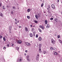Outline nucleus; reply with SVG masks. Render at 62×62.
I'll list each match as a JSON object with an SVG mask.
<instances>
[{
  "mask_svg": "<svg viewBox=\"0 0 62 62\" xmlns=\"http://www.w3.org/2000/svg\"><path fill=\"white\" fill-rule=\"evenodd\" d=\"M23 60L22 57H20L17 60V62H21Z\"/></svg>",
  "mask_w": 62,
  "mask_h": 62,
  "instance_id": "f257e3e1",
  "label": "nucleus"
},
{
  "mask_svg": "<svg viewBox=\"0 0 62 62\" xmlns=\"http://www.w3.org/2000/svg\"><path fill=\"white\" fill-rule=\"evenodd\" d=\"M39 55L38 54L37 55L36 58V59L37 61H38L39 60Z\"/></svg>",
  "mask_w": 62,
  "mask_h": 62,
  "instance_id": "f03ea898",
  "label": "nucleus"
},
{
  "mask_svg": "<svg viewBox=\"0 0 62 62\" xmlns=\"http://www.w3.org/2000/svg\"><path fill=\"white\" fill-rule=\"evenodd\" d=\"M51 43L52 44H54L55 43V41L53 39H52L51 40Z\"/></svg>",
  "mask_w": 62,
  "mask_h": 62,
  "instance_id": "7ed1b4c3",
  "label": "nucleus"
},
{
  "mask_svg": "<svg viewBox=\"0 0 62 62\" xmlns=\"http://www.w3.org/2000/svg\"><path fill=\"white\" fill-rule=\"evenodd\" d=\"M17 43L18 44H21V43H22V41L21 40H17Z\"/></svg>",
  "mask_w": 62,
  "mask_h": 62,
  "instance_id": "20e7f679",
  "label": "nucleus"
},
{
  "mask_svg": "<svg viewBox=\"0 0 62 62\" xmlns=\"http://www.w3.org/2000/svg\"><path fill=\"white\" fill-rule=\"evenodd\" d=\"M51 7L53 9H54L55 8V6L53 4L52 5Z\"/></svg>",
  "mask_w": 62,
  "mask_h": 62,
  "instance_id": "39448f33",
  "label": "nucleus"
},
{
  "mask_svg": "<svg viewBox=\"0 0 62 62\" xmlns=\"http://www.w3.org/2000/svg\"><path fill=\"white\" fill-rule=\"evenodd\" d=\"M30 57L29 55H27L26 57V58H27V59L28 61H29V58Z\"/></svg>",
  "mask_w": 62,
  "mask_h": 62,
  "instance_id": "423d86ee",
  "label": "nucleus"
},
{
  "mask_svg": "<svg viewBox=\"0 0 62 62\" xmlns=\"http://www.w3.org/2000/svg\"><path fill=\"white\" fill-rule=\"evenodd\" d=\"M26 44L27 45H28V46H30V44L28 42H26Z\"/></svg>",
  "mask_w": 62,
  "mask_h": 62,
  "instance_id": "0eeeda50",
  "label": "nucleus"
},
{
  "mask_svg": "<svg viewBox=\"0 0 62 62\" xmlns=\"http://www.w3.org/2000/svg\"><path fill=\"white\" fill-rule=\"evenodd\" d=\"M39 27L40 28H42V29H43H43H44V27L43 26H42L40 25Z\"/></svg>",
  "mask_w": 62,
  "mask_h": 62,
  "instance_id": "6e6552de",
  "label": "nucleus"
},
{
  "mask_svg": "<svg viewBox=\"0 0 62 62\" xmlns=\"http://www.w3.org/2000/svg\"><path fill=\"white\" fill-rule=\"evenodd\" d=\"M0 16L2 17H3V14L1 12H0Z\"/></svg>",
  "mask_w": 62,
  "mask_h": 62,
  "instance_id": "1a4fd4ad",
  "label": "nucleus"
},
{
  "mask_svg": "<svg viewBox=\"0 0 62 62\" xmlns=\"http://www.w3.org/2000/svg\"><path fill=\"white\" fill-rule=\"evenodd\" d=\"M25 30L26 31H28V28H27L25 27Z\"/></svg>",
  "mask_w": 62,
  "mask_h": 62,
  "instance_id": "9d476101",
  "label": "nucleus"
},
{
  "mask_svg": "<svg viewBox=\"0 0 62 62\" xmlns=\"http://www.w3.org/2000/svg\"><path fill=\"white\" fill-rule=\"evenodd\" d=\"M54 55H57L58 54L57 53L55 52H54Z\"/></svg>",
  "mask_w": 62,
  "mask_h": 62,
  "instance_id": "9b49d317",
  "label": "nucleus"
},
{
  "mask_svg": "<svg viewBox=\"0 0 62 62\" xmlns=\"http://www.w3.org/2000/svg\"><path fill=\"white\" fill-rule=\"evenodd\" d=\"M30 36L31 37H33V34H32V33H30Z\"/></svg>",
  "mask_w": 62,
  "mask_h": 62,
  "instance_id": "f8f14e48",
  "label": "nucleus"
},
{
  "mask_svg": "<svg viewBox=\"0 0 62 62\" xmlns=\"http://www.w3.org/2000/svg\"><path fill=\"white\" fill-rule=\"evenodd\" d=\"M12 8L13 9H14V10H16V8L15 6H13L12 7Z\"/></svg>",
  "mask_w": 62,
  "mask_h": 62,
  "instance_id": "ddd939ff",
  "label": "nucleus"
},
{
  "mask_svg": "<svg viewBox=\"0 0 62 62\" xmlns=\"http://www.w3.org/2000/svg\"><path fill=\"white\" fill-rule=\"evenodd\" d=\"M46 27H47V28H50V26L49 25V24H48L47 25Z\"/></svg>",
  "mask_w": 62,
  "mask_h": 62,
  "instance_id": "4468645a",
  "label": "nucleus"
},
{
  "mask_svg": "<svg viewBox=\"0 0 62 62\" xmlns=\"http://www.w3.org/2000/svg\"><path fill=\"white\" fill-rule=\"evenodd\" d=\"M35 18H36L37 19H38V18H39V17H38V16L37 15H35Z\"/></svg>",
  "mask_w": 62,
  "mask_h": 62,
  "instance_id": "2eb2a0df",
  "label": "nucleus"
},
{
  "mask_svg": "<svg viewBox=\"0 0 62 62\" xmlns=\"http://www.w3.org/2000/svg\"><path fill=\"white\" fill-rule=\"evenodd\" d=\"M42 39L40 37L39 38V41H41V40Z\"/></svg>",
  "mask_w": 62,
  "mask_h": 62,
  "instance_id": "dca6fc26",
  "label": "nucleus"
},
{
  "mask_svg": "<svg viewBox=\"0 0 62 62\" xmlns=\"http://www.w3.org/2000/svg\"><path fill=\"white\" fill-rule=\"evenodd\" d=\"M38 18H40V13H39L38 14Z\"/></svg>",
  "mask_w": 62,
  "mask_h": 62,
  "instance_id": "f3484780",
  "label": "nucleus"
},
{
  "mask_svg": "<svg viewBox=\"0 0 62 62\" xmlns=\"http://www.w3.org/2000/svg\"><path fill=\"white\" fill-rule=\"evenodd\" d=\"M9 31H11V26L9 27Z\"/></svg>",
  "mask_w": 62,
  "mask_h": 62,
  "instance_id": "a211bd4d",
  "label": "nucleus"
},
{
  "mask_svg": "<svg viewBox=\"0 0 62 62\" xmlns=\"http://www.w3.org/2000/svg\"><path fill=\"white\" fill-rule=\"evenodd\" d=\"M16 49L17 50H18L19 49V47L16 46Z\"/></svg>",
  "mask_w": 62,
  "mask_h": 62,
  "instance_id": "6ab92c4d",
  "label": "nucleus"
},
{
  "mask_svg": "<svg viewBox=\"0 0 62 62\" xmlns=\"http://www.w3.org/2000/svg\"><path fill=\"white\" fill-rule=\"evenodd\" d=\"M31 11V9H28L27 10V11L28 12H30V11Z\"/></svg>",
  "mask_w": 62,
  "mask_h": 62,
  "instance_id": "aec40b11",
  "label": "nucleus"
},
{
  "mask_svg": "<svg viewBox=\"0 0 62 62\" xmlns=\"http://www.w3.org/2000/svg\"><path fill=\"white\" fill-rule=\"evenodd\" d=\"M34 22L35 23H37L38 22L37 20H34Z\"/></svg>",
  "mask_w": 62,
  "mask_h": 62,
  "instance_id": "412c9836",
  "label": "nucleus"
},
{
  "mask_svg": "<svg viewBox=\"0 0 62 62\" xmlns=\"http://www.w3.org/2000/svg\"><path fill=\"white\" fill-rule=\"evenodd\" d=\"M42 44H39V47H41V46H42Z\"/></svg>",
  "mask_w": 62,
  "mask_h": 62,
  "instance_id": "4be33fe9",
  "label": "nucleus"
},
{
  "mask_svg": "<svg viewBox=\"0 0 62 62\" xmlns=\"http://www.w3.org/2000/svg\"><path fill=\"white\" fill-rule=\"evenodd\" d=\"M50 50H54V49L52 47H51L50 48Z\"/></svg>",
  "mask_w": 62,
  "mask_h": 62,
  "instance_id": "5701e85b",
  "label": "nucleus"
},
{
  "mask_svg": "<svg viewBox=\"0 0 62 62\" xmlns=\"http://www.w3.org/2000/svg\"><path fill=\"white\" fill-rule=\"evenodd\" d=\"M55 21L56 22H57V18H55L54 19Z\"/></svg>",
  "mask_w": 62,
  "mask_h": 62,
  "instance_id": "b1692460",
  "label": "nucleus"
},
{
  "mask_svg": "<svg viewBox=\"0 0 62 62\" xmlns=\"http://www.w3.org/2000/svg\"><path fill=\"white\" fill-rule=\"evenodd\" d=\"M45 24H47V23L48 22H47V20H46L45 21Z\"/></svg>",
  "mask_w": 62,
  "mask_h": 62,
  "instance_id": "393cba45",
  "label": "nucleus"
},
{
  "mask_svg": "<svg viewBox=\"0 0 62 62\" xmlns=\"http://www.w3.org/2000/svg\"><path fill=\"white\" fill-rule=\"evenodd\" d=\"M27 18L28 19H30V16H27Z\"/></svg>",
  "mask_w": 62,
  "mask_h": 62,
  "instance_id": "a878e982",
  "label": "nucleus"
},
{
  "mask_svg": "<svg viewBox=\"0 0 62 62\" xmlns=\"http://www.w3.org/2000/svg\"><path fill=\"white\" fill-rule=\"evenodd\" d=\"M34 30L35 29H34V28H33L32 29H31V31L32 32H33V31H34Z\"/></svg>",
  "mask_w": 62,
  "mask_h": 62,
  "instance_id": "bb28decb",
  "label": "nucleus"
},
{
  "mask_svg": "<svg viewBox=\"0 0 62 62\" xmlns=\"http://www.w3.org/2000/svg\"><path fill=\"white\" fill-rule=\"evenodd\" d=\"M3 39L4 41H6V37H3Z\"/></svg>",
  "mask_w": 62,
  "mask_h": 62,
  "instance_id": "cd10ccee",
  "label": "nucleus"
},
{
  "mask_svg": "<svg viewBox=\"0 0 62 62\" xmlns=\"http://www.w3.org/2000/svg\"><path fill=\"white\" fill-rule=\"evenodd\" d=\"M46 51H43V53L44 54H45L46 53Z\"/></svg>",
  "mask_w": 62,
  "mask_h": 62,
  "instance_id": "c85d7f7f",
  "label": "nucleus"
},
{
  "mask_svg": "<svg viewBox=\"0 0 62 62\" xmlns=\"http://www.w3.org/2000/svg\"><path fill=\"white\" fill-rule=\"evenodd\" d=\"M43 5H44V4H43V3H42L41 5V7H43Z\"/></svg>",
  "mask_w": 62,
  "mask_h": 62,
  "instance_id": "c756f323",
  "label": "nucleus"
},
{
  "mask_svg": "<svg viewBox=\"0 0 62 62\" xmlns=\"http://www.w3.org/2000/svg\"><path fill=\"white\" fill-rule=\"evenodd\" d=\"M38 30H39V32H41V30L39 28L38 29Z\"/></svg>",
  "mask_w": 62,
  "mask_h": 62,
  "instance_id": "7c9ffc66",
  "label": "nucleus"
},
{
  "mask_svg": "<svg viewBox=\"0 0 62 62\" xmlns=\"http://www.w3.org/2000/svg\"><path fill=\"white\" fill-rule=\"evenodd\" d=\"M2 35H0V39H2Z\"/></svg>",
  "mask_w": 62,
  "mask_h": 62,
  "instance_id": "2f4dec72",
  "label": "nucleus"
},
{
  "mask_svg": "<svg viewBox=\"0 0 62 62\" xmlns=\"http://www.w3.org/2000/svg\"><path fill=\"white\" fill-rule=\"evenodd\" d=\"M2 8H3V9H6V8H5V6H3L2 7Z\"/></svg>",
  "mask_w": 62,
  "mask_h": 62,
  "instance_id": "473e14b6",
  "label": "nucleus"
},
{
  "mask_svg": "<svg viewBox=\"0 0 62 62\" xmlns=\"http://www.w3.org/2000/svg\"><path fill=\"white\" fill-rule=\"evenodd\" d=\"M39 51H41V47H39Z\"/></svg>",
  "mask_w": 62,
  "mask_h": 62,
  "instance_id": "72a5a7b5",
  "label": "nucleus"
},
{
  "mask_svg": "<svg viewBox=\"0 0 62 62\" xmlns=\"http://www.w3.org/2000/svg\"><path fill=\"white\" fill-rule=\"evenodd\" d=\"M36 38H38V34L36 35Z\"/></svg>",
  "mask_w": 62,
  "mask_h": 62,
  "instance_id": "f704fd0d",
  "label": "nucleus"
},
{
  "mask_svg": "<svg viewBox=\"0 0 62 62\" xmlns=\"http://www.w3.org/2000/svg\"><path fill=\"white\" fill-rule=\"evenodd\" d=\"M57 37L59 39L60 38V35H58Z\"/></svg>",
  "mask_w": 62,
  "mask_h": 62,
  "instance_id": "c9c22d12",
  "label": "nucleus"
},
{
  "mask_svg": "<svg viewBox=\"0 0 62 62\" xmlns=\"http://www.w3.org/2000/svg\"><path fill=\"white\" fill-rule=\"evenodd\" d=\"M36 34V32L34 31L33 33V34Z\"/></svg>",
  "mask_w": 62,
  "mask_h": 62,
  "instance_id": "e433bc0d",
  "label": "nucleus"
},
{
  "mask_svg": "<svg viewBox=\"0 0 62 62\" xmlns=\"http://www.w3.org/2000/svg\"><path fill=\"white\" fill-rule=\"evenodd\" d=\"M54 20V18H50L51 20Z\"/></svg>",
  "mask_w": 62,
  "mask_h": 62,
  "instance_id": "4c0bfd02",
  "label": "nucleus"
},
{
  "mask_svg": "<svg viewBox=\"0 0 62 62\" xmlns=\"http://www.w3.org/2000/svg\"><path fill=\"white\" fill-rule=\"evenodd\" d=\"M15 20L16 21V22H17V19L15 18Z\"/></svg>",
  "mask_w": 62,
  "mask_h": 62,
  "instance_id": "58836bf2",
  "label": "nucleus"
},
{
  "mask_svg": "<svg viewBox=\"0 0 62 62\" xmlns=\"http://www.w3.org/2000/svg\"><path fill=\"white\" fill-rule=\"evenodd\" d=\"M42 52H41V50H40V51H39V52L40 53H41Z\"/></svg>",
  "mask_w": 62,
  "mask_h": 62,
  "instance_id": "ea45409f",
  "label": "nucleus"
},
{
  "mask_svg": "<svg viewBox=\"0 0 62 62\" xmlns=\"http://www.w3.org/2000/svg\"><path fill=\"white\" fill-rule=\"evenodd\" d=\"M1 5H2V3H1L0 4V7H1Z\"/></svg>",
  "mask_w": 62,
  "mask_h": 62,
  "instance_id": "a19ab883",
  "label": "nucleus"
},
{
  "mask_svg": "<svg viewBox=\"0 0 62 62\" xmlns=\"http://www.w3.org/2000/svg\"><path fill=\"white\" fill-rule=\"evenodd\" d=\"M6 47H3V49H6Z\"/></svg>",
  "mask_w": 62,
  "mask_h": 62,
  "instance_id": "79ce46f5",
  "label": "nucleus"
},
{
  "mask_svg": "<svg viewBox=\"0 0 62 62\" xmlns=\"http://www.w3.org/2000/svg\"><path fill=\"white\" fill-rule=\"evenodd\" d=\"M26 53H27V52H28V51H27V50H26L25 51Z\"/></svg>",
  "mask_w": 62,
  "mask_h": 62,
  "instance_id": "37998d69",
  "label": "nucleus"
},
{
  "mask_svg": "<svg viewBox=\"0 0 62 62\" xmlns=\"http://www.w3.org/2000/svg\"><path fill=\"white\" fill-rule=\"evenodd\" d=\"M15 23L16 24H17V22H15Z\"/></svg>",
  "mask_w": 62,
  "mask_h": 62,
  "instance_id": "c03bdc74",
  "label": "nucleus"
},
{
  "mask_svg": "<svg viewBox=\"0 0 62 62\" xmlns=\"http://www.w3.org/2000/svg\"><path fill=\"white\" fill-rule=\"evenodd\" d=\"M60 61L61 62H62V58L60 60Z\"/></svg>",
  "mask_w": 62,
  "mask_h": 62,
  "instance_id": "a18cd8bd",
  "label": "nucleus"
},
{
  "mask_svg": "<svg viewBox=\"0 0 62 62\" xmlns=\"http://www.w3.org/2000/svg\"><path fill=\"white\" fill-rule=\"evenodd\" d=\"M7 46H8V47H9V44H7Z\"/></svg>",
  "mask_w": 62,
  "mask_h": 62,
  "instance_id": "49530a36",
  "label": "nucleus"
},
{
  "mask_svg": "<svg viewBox=\"0 0 62 62\" xmlns=\"http://www.w3.org/2000/svg\"><path fill=\"white\" fill-rule=\"evenodd\" d=\"M13 11L11 12V14H13Z\"/></svg>",
  "mask_w": 62,
  "mask_h": 62,
  "instance_id": "de8ad7c7",
  "label": "nucleus"
},
{
  "mask_svg": "<svg viewBox=\"0 0 62 62\" xmlns=\"http://www.w3.org/2000/svg\"><path fill=\"white\" fill-rule=\"evenodd\" d=\"M14 44H13L12 45V46H14Z\"/></svg>",
  "mask_w": 62,
  "mask_h": 62,
  "instance_id": "09e8293b",
  "label": "nucleus"
},
{
  "mask_svg": "<svg viewBox=\"0 0 62 62\" xmlns=\"http://www.w3.org/2000/svg\"><path fill=\"white\" fill-rule=\"evenodd\" d=\"M58 2H59V0H57Z\"/></svg>",
  "mask_w": 62,
  "mask_h": 62,
  "instance_id": "8fccbe9b",
  "label": "nucleus"
},
{
  "mask_svg": "<svg viewBox=\"0 0 62 62\" xmlns=\"http://www.w3.org/2000/svg\"><path fill=\"white\" fill-rule=\"evenodd\" d=\"M31 27H32V26H32V25H31Z\"/></svg>",
  "mask_w": 62,
  "mask_h": 62,
  "instance_id": "3c124183",
  "label": "nucleus"
},
{
  "mask_svg": "<svg viewBox=\"0 0 62 62\" xmlns=\"http://www.w3.org/2000/svg\"><path fill=\"white\" fill-rule=\"evenodd\" d=\"M49 10H48V13H50V12H49Z\"/></svg>",
  "mask_w": 62,
  "mask_h": 62,
  "instance_id": "603ef678",
  "label": "nucleus"
},
{
  "mask_svg": "<svg viewBox=\"0 0 62 62\" xmlns=\"http://www.w3.org/2000/svg\"><path fill=\"white\" fill-rule=\"evenodd\" d=\"M25 54V56H26V54L25 53V54Z\"/></svg>",
  "mask_w": 62,
  "mask_h": 62,
  "instance_id": "864d4df0",
  "label": "nucleus"
},
{
  "mask_svg": "<svg viewBox=\"0 0 62 62\" xmlns=\"http://www.w3.org/2000/svg\"><path fill=\"white\" fill-rule=\"evenodd\" d=\"M35 34H33V36H34V37H35Z\"/></svg>",
  "mask_w": 62,
  "mask_h": 62,
  "instance_id": "5fc2aeb1",
  "label": "nucleus"
},
{
  "mask_svg": "<svg viewBox=\"0 0 62 62\" xmlns=\"http://www.w3.org/2000/svg\"><path fill=\"white\" fill-rule=\"evenodd\" d=\"M40 0V1H41V2L42 1V0Z\"/></svg>",
  "mask_w": 62,
  "mask_h": 62,
  "instance_id": "6e6d98bb",
  "label": "nucleus"
},
{
  "mask_svg": "<svg viewBox=\"0 0 62 62\" xmlns=\"http://www.w3.org/2000/svg\"><path fill=\"white\" fill-rule=\"evenodd\" d=\"M21 26H19V28H21Z\"/></svg>",
  "mask_w": 62,
  "mask_h": 62,
  "instance_id": "4d7b16f0",
  "label": "nucleus"
},
{
  "mask_svg": "<svg viewBox=\"0 0 62 62\" xmlns=\"http://www.w3.org/2000/svg\"><path fill=\"white\" fill-rule=\"evenodd\" d=\"M48 8H50V6H49Z\"/></svg>",
  "mask_w": 62,
  "mask_h": 62,
  "instance_id": "13d9d810",
  "label": "nucleus"
},
{
  "mask_svg": "<svg viewBox=\"0 0 62 62\" xmlns=\"http://www.w3.org/2000/svg\"><path fill=\"white\" fill-rule=\"evenodd\" d=\"M61 14L62 15V12H61Z\"/></svg>",
  "mask_w": 62,
  "mask_h": 62,
  "instance_id": "bf43d9fd",
  "label": "nucleus"
},
{
  "mask_svg": "<svg viewBox=\"0 0 62 62\" xmlns=\"http://www.w3.org/2000/svg\"><path fill=\"white\" fill-rule=\"evenodd\" d=\"M47 9V10H48V9H49V8H48Z\"/></svg>",
  "mask_w": 62,
  "mask_h": 62,
  "instance_id": "052dcab7",
  "label": "nucleus"
},
{
  "mask_svg": "<svg viewBox=\"0 0 62 62\" xmlns=\"http://www.w3.org/2000/svg\"><path fill=\"white\" fill-rule=\"evenodd\" d=\"M19 21H17V23H19Z\"/></svg>",
  "mask_w": 62,
  "mask_h": 62,
  "instance_id": "680f3d73",
  "label": "nucleus"
},
{
  "mask_svg": "<svg viewBox=\"0 0 62 62\" xmlns=\"http://www.w3.org/2000/svg\"><path fill=\"white\" fill-rule=\"evenodd\" d=\"M19 7H18L17 8V9H19Z\"/></svg>",
  "mask_w": 62,
  "mask_h": 62,
  "instance_id": "e2e57ef3",
  "label": "nucleus"
},
{
  "mask_svg": "<svg viewBox=\"0 0 62 62\" xmlns=\"http://www.w3.org/2000/svg\"><path fill=\"white\" fill-rule=\"evenodd\" d=\"M7 7H8V5L7 6Z\"/></svg>",
  "mask_w": 62,
  "mask_h": 62,
  "instance_id": "0e129e2a",
  "label": "nucleus"
},
{
  "mask_svg": "<svg viewBox=\"0 0 62 62\" xmlns=\"http://www.w3.org/2000/svg\"><path fill=\"white\" fill-rule=\"evenodd\" d=\"M11 33V32H10V33Z\"/></svg>",
  "mask_w": 62,
  "mask_h": 62,
  "instance_id": "69168bd1",
  "label": "nucleus"
},
{
  "mask_svg": "<svg viewBox=\"0 0 62 62\" xmlns=\"http://www.w3.org/2000/svg\"><path fill=\"white\" fill-rule=\"evenodd\" d=\"M62 42H60V43H61Z\"/></svg>",
  "mask_w": 62,
  "mask_h": 62,
  "instance_id": "338daca9",
  "label": "nucleus"
},
{
  "mask_svg": "<svg viewBox=\"0 0 62 62\" xmlns=\"http://www.w3.org/2000/svg\"><path fill=\"white\" fill-rule=\"evenodd\" d=\"M14 12H15V10H14Z\"/></svg>",
  "mask_w": 62,
  "mask_h": 62,
  "instance_id": "774afa93",
  "label": "nucleus"
}]
</instances>
